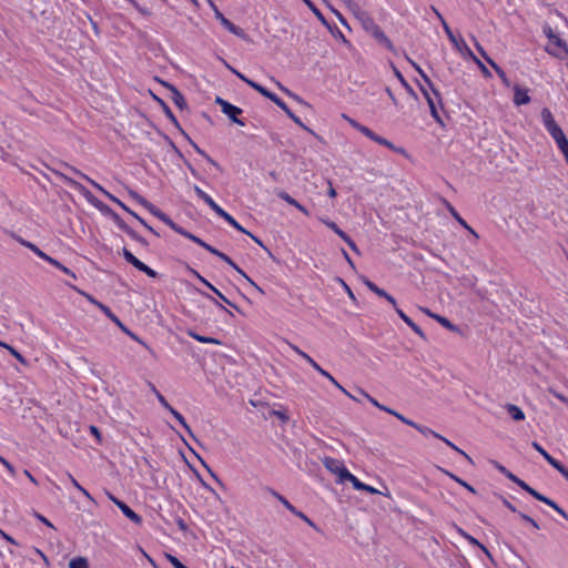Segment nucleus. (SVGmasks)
<instances>
[{
  "instance_id": "1",
  "label": "nucleus",
  "mask_w": 568,
  "mask_h": 568,
  "mask_svg": "<svg viewBox=\"0 0 568 568\" xmlns=\"http://www.w3.org/2000/svg\"><path fill=\"white\" fill-rule=\"evenodd\" d=\"M206 1H207L209 6L212 8L215 18L220 21V23L227 31H230L231 33H233L234 36H236V37H239V38H241L243 40H247L248 39L247 34L245 33V31L243 29H241L240 27L235 26L233 22H231L227 18L224 17V14L215 6L213 0H206Z\"/></svg>"
},
{
  "instance_id": "2",
  "label": "nucleus",
  "mask_w": 568,
  "mask_h": 568,
  "mask_svg": "<svg viewBox=\"0 0 568 568\" xmlns=\"http://www.w3.org/2000/svg\"><path fill=\"white\" fill-rule=\"evenodd\" d=\"M323 465L325 466V468L337 475L338 478H339V483H344V481H347L348 478H351V473L348 471V469L344 466V463L339 459H336V458H333V457H325L323 459Z\"/></svg>"
},
{
  "instance_id": "3",
  "label": "nucleus",
  "mask_w": 568,
  "mask_h": 568,
  "mask_svg": "<svg viewBox=\"0 0 568 568\" xmlns=\"http://www.w3.org/2000/svg\"><path fill=\"white\" fill-rule=\"evenodd\" d=\"M544 33L546 34V37L548 38V40L554 43L556 47H558L560 49L559 52H552V51H549V53L556 55L557 58L559 59H566L568 58V45L567 43L560 39L555 32L554 30L549 27V26H546L544 28Z\"/></svg>"
},
{
  "instance_id": "4",
  "label": "nucleus",
  "mask_w": 568,
  "mask_h": 568,
  "mask_svg": "<svg viewBox=\"0 0 568 568\" xmlns=\"http://www.w3.org/2000/svg\"><path fill=\"white\" fill-rule=\"evenodd\" d=\"M102 312L114 323L116 324L122 332L129 335L132 339L139 342L146 346L134 333H132L121 321L120 318L111 311L110 307H102Z\"/></svg>"
},
{
  "instance_id": "5",
  "label": "nucleus",
  "mask_w": 568,
  "mask_h": 568,
  "mask_svg": "<svg viewBox=\"0 0 568 568\" xmlns=\"http://www.w3.org/2000/svg\"><path fill=\"white\" fill-rule=\"evenodd\" d=\"M363 283L366 285V287L375 293L377 296L385 298L387 302H389L394 307H396V301L395 298L389 295L385 290L378 287L374 282L369 281L368 278L364 277Z\"/></svg>"
},
{
  "instance_id": "6",
  "label": "nucleus",
  "mask_w": 568,
  "mask_h": 568,
  "mask_svg": "<svg viewBox=\"0 0 568 568\" xmlns=\"http://www.w3.org/2000/svg\"><path fill=\"white\" fill-rule=\"evenodd\" d=\"M161 83L168 88L171 92V99L173 103L180 109L183 110L186 108V101L183 97V94L171 83L161 81Z\"/></svg>"
},
{
  "instance_id": "7",
  "label": "nucleus",
  "mask_w": 568,
  "mask_h": 568,
  "mask_svg": "<svg viewBox=\"0 0 568 568\" xmlns=\"http://www.w3.org/2000/svg\"><path fill=\"white\" fill-rule=\"evenodd\" d=\"M406 59L413 65V68L418 72L419 77H422L424 83L433 92L434 97L440 101V94L437 91V89H435L429 77L424 72V70L416 62H414L412 59H409V57L406 55Z\"/></svg>"
},
{
  "instance_id": "8",
  "label": "nucleus",
  "mask_w": 568,
  "mask_h": 568,
  "mask_svg": "<svg viewBox=\"0 0 568 568\" xmlns=\"http://www.w3.org/2000/svg\"><path fill=\"white\" fill-rule=\"evenodd\" d=\"M93 186L100 191L104 196H106L110 201L116 203L119 206H121L124 211L128 212V214H131L134 219L138 220L140 217L135 212L130 210L123 202H121L118 197L109 193L106 190H104L100 184L93 183Z\"/></svg>"
},
{
  "instance_id": "9",
  "label": "nucleus",
  "mask_w": 568,
  "mask_h": 568,
  "mask_svg": "<svg viewBox=\"0 0 568 568\" xmlns=\"http://www.w3.org/2000/svg\"><path fill=\"white\" fill-rule=\"evenodd\" d=\"M194 275L206 286L209 287L213 293H215L220 300H222L224 303L240 312V308L229 301L214 285H212L209 281H206L203 276H201L196 271H193Z\"/></svg>"
},
{
  "instance_id": "10",
  "label": "nucleus",
  "mask_w": 568,
  "mask_h": 568,
  "mask_svg": "<svg viewBox=\"0 0 568 568\" xmlns=\"http://www.w3.org/2000/svg\"><path fill=\"white\" fill-rule=\"evenodd\" d=\"M116 506L123 513V515L129 518L135 525L142 524V517L138 515L134 510H132L125 503L116 501Z\"/></svg>"
},
{
  "instance_id": "11",
  "label": "nucleus",
  "mask_w": 568,
  "mask_h": 568,
  "mask_svg": "<svg viewBox=\"0 0 568 568\" xmlns=\"http://www.w3.org/2000/svg\"><path fill=\"white\" fill-rule=\"evenodd\" d=\"M530 102L528 90L520 88L518 84L514 87V103L516 105H523Z\"/></svg>"
},
{
  "instance_id": "12",
  "label": "nucleus",
  "mask_w": 568,
  "mask_h": 568,
  "mask_svg": "<svg viewBox=\"0 0 568 568\" xmlns=\"http://www.w3.org/2000/svg\"><path fill=\"white\" fill-rule=\"evenodd\" d=\"M371 34L375 38V40L381 43L382 45H384L385 48H387L389 51H395L394 49V45L392 43V41L388 39V37L383 32V30L377 27L376 29H374Z\"/></svg>"
},
{
  "instance_id": "13",
  "label": "nucleus",
  "mask_w": 568,
  "mask_h": 568,
  "mask_svg": "<svg viewBox=\"0 0 568 568\" xmlns=\"http://www.w3.org/2000/svg\"><path fill=\"white\" fill-rule=\"evenodd\" d=\"M104 211L111 216V219L118 225V227L125 232L126 234H129L133 230L120 217L118 213H115L109 206L104 205Z\"/></svg>"
},
{
  "instance_id": "14",
  "label": "nucleus",
  "mask_w": 568,
  "mask_h": 568,
  "mask_svg": "<svg viewBox=\"0 0 568 568\" xmlns=\"http://www.w3.org/2000/svg\"><path fill=\"white\" fill-rule=\"evenodd\" d=\"M277 196L280 199H282L283 201H285L286 203H288L290 205H293L294 207H296L298 211H301L303 214L305 215H310V212L307 211V209L305 206H303L301 203H298L295 199H293L288 193H286L285 191H278L277 192Z\"/></svg>"
},
{
  "instance_id": "15",
  "label": "nucleus",
  "mask_w": 568,
  "mask_h": 568,
  "mask_svg": "<svg viewBox=\"0 0 568 568\" xmlns=\"http://www.w3.org/2000/svg\"><path fill=\"white\" fill-rule=\"evenodd\" d=\"M396 313L398 314V316L417 334L419 335L422 338H426L424 332L422 331V328L415 324L410 317H408L400 308H398L397 306L394 307Z\"/></svg>"
},
{
  "instance_id": "16",
  "label": "nucleus",
  "mask_w": 568,
  "mask_h": 568,
  "mask_svg": "<svg viewBox=\"0 0 568 568\" xmlns=\"http://www.w3.org/2000/svg\"><path fill=\"white\" fill-rule=\"evenodd\" d=\"M349 483H352L354 489L356 490H365L369 494H382L379 490H377L376 488L369 486V485H366L364 483H362L356 476H354L353 474L351 475V478H348Z\"/></svg>"
},
{
  "instance_id": "17",
  "label": "nucleus",
  "mask_w": 568,
  "mask_h": 568,
  "mask_svg": "<svg viewBox=\"0 0 568 568\" xmlns=\"http://www.w3.org/2000/svg\"><path fill=\"white\" fill-rule=\"evenodd\" d=\"M152 98L161 105L164 114L170 119V121L179 129L181 130V126L179 124V121L176 120L175 115L173 114L170 106L159 97L152 93Z\"/></svg>"
},
{
  "instance_id": "18",
  "label": "nucleus",
  "mask_w": 568,
  "mask_h": 568,
  "mask_svg": "<svg viewBox=\"0 0 568 568\" xmlns=\"http://www.w3.org/2000/svg\"><path fill=\"white\" fill-rule=\"evenodd\" d=\"M180 131H181V132H182V134L187 139V141L190 142V144L194 148V150H195L199 154H201L203 158H205V159H206V161H207L209 163H211L212 165H214V166H215V168H217L219 170L221 169V168H220V165H219V163H217L215 160H213V159H212L207 153H205V151H203L201 148H199V145H197L195 142H193V141L191 140V138H190V136H189V135H187V134H186L182 129H181Z\"/></svg>"
},
{
  "instance_id": "19",
  "label": "nucleus",
  "mask_w": 568,
  "mask_h": 568,
  "mask_svg": "<svg viewBox=\"0 0 568 568\" xmlns=\"http://www.w3.org/2000/svg\"><path fill=\"white\" fill-rule=\"evenodd\" d=\"M180 131H181V132H182V134L187 139V141L190 142V144L194 148V150H195L199 154H201L203 158H205V159H206V161H207L209 163H211L212 165H214V166H215V168H217L219 170L221 169V168H220V165H219V163H217L215 160H213V159H212L207 153H205V151H203L201 148H199V145H197L195 142H193V141L191 140V138H190V136H189V135H187V134H186L182 129H181Z\"/></svg>"
},
{
  "instance_id": "20",
  "label": "nucleus",
  "mask_w": 568,
  "mask_h": 568,
  "mask_svg": "<svg viewBox=\"0 0 568 568\" xmlns=\"http://www.w3.org/2000/svg\"><path fill=\"white\" fill-rule=\"evenodd\" d=\"M356 19L361 22L363 28L369 33L378 27L365 11L361 13V16H358Z\"/></svg>"
},
{
  "instance_id": "21",
  "label": "nucleus",
  "mask_w": 568,
  "mask_h": 568,
  "mask_svg": "<svg viewBox=\"0 0 568 568\" xmlns=\"http://www.w3.org/2000/svg\"><path fill=\"white\" fill-rule=\"evenodd\" d=\"M449 213L468 232H470L476 239H478V234L468 225V223L458 214V212L450 205H447Z\"/></svg>"
},
{
  "instance_id": "22",
  "label": "nucleus",
  "mask_w": 568,
  "mask_h": 568,
  "mask_svg": "<svg viewBox=\"0 0 568 568\" xmlns=\"http://www.w3.org/2000/svg\"><path fill=\"white\" fill-rule=\"evenodd\" d=\"M505 408L514 420L519 422L525 419V413L517 405L506 404Z\"/></svg>"
},
{
  "instance_id": "23",
  "label": "nucleus",
  "mask_w": 568,
  "mask_h": 568,
  "mask_svg": "<svg viewBox=\"0 0 568 568\" xmlns=\"http://www.w3.org/2000/svg\"><path fill=\"white\" fill-rule=\"evenodd\" d=\"M187 335L191 336L192 338H194L195 341L200 342V343L222 345V342L220 339L214 338V337H210V336L200 335V334H197L194 331H189Z\"/></svg>"
},
{
  "instance_id": "24",
  "label": "nucleus",
  "mask_w": 568,
  "mask_h": 568,
  "mask_svg": "<svg viewBox=\"0 0 568 568\" xmlns=\"http://www.w3.org/2000/svg\"><path fill=\"white\" fill-rule=\"evenodd\" d=\"M242 112L243 110L241 108L232 105V108L224 112V114L227 115L232 122L243 126L245 123L237 118V115L242 114Z\"/></svg>"
},
{
  "instance_id": "25",
  "label": "nucleus",
  "mask_w": 568,
  "mask_h": 568,
  "mask_svg": "<svg viewBox=\"0 0 568 568\" xmlns=\"http://www.w3.org/2000/svg\"><path fill=\"white\" fill-rule=\"evenodd\" d=\"M250 87L261 93L263 97L270 99L272 102H275V100L278 98L275 93L268 91L266 88L256 82H250Z\"/></svg>"
},
{
  "instance_id": "26",
  "label": "nucleus",
  "mask_w": 568,
  "mask_h": 568,
  "mask_svg": "<svg viewBox=\"0 0 568 568\" xmlns=\"http://www.w3.org/2000/svg\"><path fill=\"white\" fill-rule=\"evenodd\" d=\"M430 317L436 320L440 325H443L447 329L452 332H459V328L455 324H453L447 317H444L438 314H430Z\"/></svg>"
},
{
  "instance_id": "27",
  "label": "nucleus",
  "mask_w": 568,
  "mask_h": 568,
  "mask_svg": "<svg viewBox=\"0 0 568 568\" xmlns=\"http://www.w3.org/2000/svg\"><path fill=\"white\" fill-rule=\"evenodd\" d=\"M322 223H324L327 227H329L335 234H337L343 241L348 236L343 230L338 227V225L328 219H320Z\"/></svg>"
},
{
  "instance_id": "28",
  "label": "nucleus",
  "mask_w": 568,
  "mask_h": 568,
  "mask_svg": "<svg viewBox=\"0 0 568 568\" xmlns=\"http://www.w3.org/2000/svg\"><path fill=\"white\" fill-rule=\"evenodd\" d=\"M193 190L199 196V199L204 201L210 207H213L216 204L214 200L207 193H205L200 186L194 185Z\"/></svg>"
},
{
  "instance_id": "29",
  "label": "nucleus",
  "mask_w": 568,
  "mask_h": 568,
  "mask_svg": "<svg viewBox=\"0 0 568 568\" xmlns=\"http://www.w3.org/2000/svg\"><path fill=\"white\" fill-rule=\"evenodd\" d=\"M547 131L554 138L556 143L566 139L565 133L562 132L561 128L558 124L548 128Z\"/></svg>"
},
{
  "instance_id": "30",
  "label": "nucleus",
  "mask_w": 568,
  "mask_h": 568,
  "mask_svg": "<svg viewBox=\"0 0 568 568\" xmlns=\"http://www.w3.org/2000/svg\"><path fill=\"white\" fill-rule=\"evenodd\" d=\"M270 494L275 497L287 510L291 513L294 511L295 507L281 494H278L276 490L268 488Z\"/></svg>"
},
{
  "instance_id": "31",
  "label": "nucleus",
  "mask_w": 568,
  "mask_h": 568,
  "mask_svg": "<svg viewBox=\"0 0 568 568\" xmlns=\"http://www.w3.org/2000/svg\"><path fill=\"white\" fill-rule=\"evenodd\" d=\"M495 466L496 468L501 473L504 474L508 479H510L511 481H514L515 484H517L519 487H520V483H524V480H521L520 478H518L517 476H515L513 473H510L506 467H504L503 465L498 464V463H495Z\"/></svg>"
},
{
  "instance_id": "32",
  "label": "nucleus",
  "mask_w": 568,
  "mask_h": 568,
  "mask_svg": "<svg viewBox=\"0 0 568 568\" xmlns=\"http://www.w3.org/2000/svg\"><path fill=\"white\" fill-rule=\"evenodd\" d=\"M44 261H47L51 265L55 266L57 268L61 270L63 273L71 275L73 278H75V274L71 270H69L67 266L62 265L58 260L48 255L44 258Z\"/></svg>"
},
{
  "instance_id": "33",
  "label": "nucleus",
  "mask_w": 568,
  "mask_h": 568,
  "mask_svg": "<svg viewBox=\"0 0 568 568\" xmlns=\"http://www.w3.org/2000/svg\"><path fill=\"white\" fill-rule=\"evenodd\" d=\"M541 119H542V122H544V125L546 126V129L557 124L550 110L547 108H544L541 110Z\"/></svg>"
},
{
  "instance_id": "34",
  "label": "nucleus",
  "mask_w": 568,
  "mask_h": 568,
  "mask_svg": "<svg viewBox=\"0 0 568 568\" xmlns=\"http://www.w3.org/2000/svg\"><path fill=\"white\" fill-rule=\"evenodd\" d=\"M393 70H394V73L396 75V78L399 80V82L402 83V85L406 89V91L412 95L414 97L415 99L417 98L414 89L409 85V83L405 80V78L403 77V74L395 68L393 67Z\"/></svg>"
},
{
  "instance_id": "35",
  "label": "nucleus",
  "mask_w": 568,
  "mask_h": 568,
  "mask_svg": "<svg viewBox=\"0 0 568 568\" xmlns=\"http://www.w3.org/2000/svg\"><path fill=\"white\" fill-rule=\"evenodd\" d=\"M19 242L30 248L34 254H37L40 258L44 260L48 254H45L43 251H41L37 245H34L33 243L29 242V241H26L23 239H20Z\"/></svg>"
},
{
  "instance_id": "36",
  "label": "nucleus",
  "mask_w": 568,
  "mask_h": 568,
  "mask_svg": "<svg viewBox=\"0 0 568 568\" xmlns=\"http://www.w3.org/2000/svg\"><path fill=\"white\" fill-rule=\"evenodd\" d=\"M322 376L326 377L333 385H335L342 393L348 395V392L325 369L320 366V369H316Z\"/></svg>"
},
{
  "instance_id": "37",
  "label": "nucleus",
  "mask_w": 568,
  "mask_h": 568,
  "mask_svg": "<svg viewBox=\"0 0 568 568\" xmlns=\"http://www.w3.org/2000/svg\"><path fill=\"white\" fill-rule=\"evenodd\" d=\"M443 471L449 477L452 478L453 480H455L456 483H458L460 486L465 487L467 490H469L470 493L473 494H476V489L469 485L468 483H466L465 480H463L462 478L457 477L455 474L448 471V470H444Z\"/></svg>"
},
{
  "instance_id": "38",
  "label": "nucleus",
  "mask_w": 568,
  "mask_h": 568,
  "mask_svg": "<svg viewBox=\"0 0 568 568\" xmlns=\"http://www.w3.org/2000/svg\"><path fill=\"white\" fill-rule=\"evenodd\" d=\"M427 103H428V106H429V110H430V114L434 118V120L439 123V124H444L443 123V120L437 111V108H436V104H435V99L432 97V98H428L427 100Z\"/></svg>"
},
{
  "instance_id": "39",
  "label": "nucleus",
  "mask_w": 568,
  "mask_h": 568,
  "mask_svg": "<svg viewBox=\"0 0 568 568\" xmlns=\"http://www.w3.org/2000/svg\"><path fill=\"white\" fill-rule=\"evenodd\" d=\"M304 3L312 10V12L317 17V19L325 26L328 27L326 19L323 13L317 9V7L311 0H303Z\"/></svg>"
},
{
  "instance_id": "40",
  "label": "nucleus",
  "mask_w": 568,
  "mask_h": 568,
  "mask_svg": "<svg viewBox=\"0 0 568 568\" xmlns=\"http://www.w3.org/2000/svg\"><path fill=\"white\" fill-rule=\"evenodd\" d=\"M465 45V49L467 51V53L469 54V57H471V59L477 63V65L479 67L480 71L483 72V74L485 77H490V72L489 70L486 68V65L475 57V54L471 52V50L464 43Z\"/></svg>"
},
{
  "instance_id": "41",
  "label": "nucleus",
  "mask_w": 568,
  "mask_h": 568,
  "mask_svg": "<svg viewBox=\"0 0 568 568\" xmlns=\"http://www.w3.org/2000/svg\"><path fill=\"white\" fill-rule=\"evenodd\" d=\"M148 211L153 214L154 216H156L159 220H161L162 222H166L170 216L168 214H165L164 212H162L160 209H158L154 204H151L148 206Z\"/></svg>"
},
{
  "instance_id": "42",
  "label": "nucleus",
  "mask_w": 568,
  "mask_h": 568,
  "mask_svg": "<svg viewBox=\"0 0 568 568\" xmlns=\"http://www.w3.org/2000/svg\"><path fill=\"white\" fill-rule=\"evenodd\" d=\"M69 568H89V564L84 557H75L70 560Z\"/></svg>"
},
{
  "instance_id": "43",
  "label": "nucleus",
  "mask_w": 568,
  "mask_h": 568,
  "mask_svg": "<svg viewBox=\"0 0 568 568\" xmlns=\"http://www.w3.org/2000/svg\"><path fill=\"white\" fill-rule=\"evenodd\" d=\"M347 9L357 18L364 11L359 8V6L354 0H343Z\"/></svg>"
},
{
  "instance_id": "44",
  "label": "nucleus",
  "mask_w": 568,
  "mask_h": 568,
  "mask_svg": "<svg viewBox=\"0 0 568 568\" xmlns=\"http://www.w3.org/2000/svg\"><path fill=\"white\" fill-rule=\"evenodd\" d=\"M223 220H225L230 225H232L234 229H236L241 233L250 234V232L247 230H245L241 224H239L237 221L229 213L225 214Z\"/></svg>"
},
{
  "instance_id": "45",
  "label": "nucleus",
  "mask_w": 568,
  "mask_h": 568,
  "mask_svg": "<svg viewBox=\"0 0 568 568\" xmlns=\"http://www.w3.org/2000/svg\"><path fill=\"white\" fill-rule=\"evenodd\" d=\"M443 28H444V31L445 33L447 34L449 41L457 48L460 50L459 48V43L455 37V34L453 33L452 29L449 28V26L447 24L446 20H443Z\"/></svg>"
},
{
  "instance_id": "46",
  "label": "nucleus",
  "mask_w": 568,
  "mask_h": 568,
  "mask_svg": "<svg viewBox=\"0 0 568 568\" xmlns=\"http://www.w3.org/2000/svg\"><path fill=\"white\" fill-rule=\"evenodd\" d=\"M555 469H557L562 476L568 470L559 460L555 459L552 456H547L546 459Z\"/></svg>"
},
{
  "instance_id": "47",
  "label": "nucleus",
  "mask_w": 568,
  "mask_h": 568,
  "mask_svg": "<svg viewBox=\"0 0 568 568\" xmlns=\"http://www.w3.org/2000/svg\"><path fill=\"white\" fill-rule=\"evenodd\" d=\"M129 195L135 200L138 203H140L141 205H143L146 210H148V206L151 205L152 203L149 202L145 197H143L142 195H140L138 192L133 191V190H129Z\"/></svg>"
},
{
  "instance_id": "48",
  "label": "nucleus",
  "mask_w": 568,
  "mask_h": 568,
  "mask_svg": "<svg viewBox=\"0 0 568 568\" xmlns=\"http://www.w3.org/2000/svg\"><path fill=\"white\" fill-rule=\"evenodd\" d=\"M173 416H174V418H175V419H176V420L182 425V427L186 430V433H187L192 438H194V439H195L194 434H193L192 429L190 428V426L187 425V423H186L185 418H184V417H183L179 412L174 413V415H173Z\"/></svg>"
},
{
  "instance_id": "49",
  "label": "nucleus",
  "mask_w": 568,
  "mask_h": 568,
  "mask_svg": "<svg viewBox=\"0 0 568 568\" xmlns=\"http://www.w3.org/2000/svg\"><path fill=\"white\" fill-rule=\"evenodd\" d=\"M230 266H232L236 272H239L242 276H244L257 291H260L261 293H264L263 290L256 285L245 273L243 270H241L236 263L233 262V260H231V263H227Z\"/></svg>"
},
{
  "instance_id": "50",
  "label": "nucleus",
  "mask_w": 568,
  "mask_h": 568,
  "mask_svg": "<svg viewBox=\"0 0 568 568\" xmlns=\"http://www.w3.org/2000/svg\"><path fill=\"white\" fill-rule=\"evenodd\" d=\"M230 266H232L236 272H239L242 276H244L257 291H260L261 293H264L263 290L256 285L245 273L243 270H241L236 263L233 262V260H231V263H227Z\"/></svg>"
},
{
  "instance_id": "51",
  "label": "nucleus",
  "mask_w": 568,
  "mask_h": 568,
  "mask_svg": "<svg viewBox=\"0 0 568 568\" xmlns=\"http://www.w3.org/2000/svg\"><path fill=\"white\" fill-rule=\"evenodd\" d=\"M438 439L443 440L447 446H449L450 448H453L454 450L458 452L460 455H463L467 460H469L470 463H473L471 458L464 452L460 448H458L457 446H455L449 439L445 438L444 436L440 435V437H438Z\"/></svg>"
},
{
  "instance_id": "52",
  "label": "nucleus",
  "mask_w": 568,
  "mask_h": 568,
  "mask_svg": "<svg viewBox=\"0 0 568 568\" xmlns=\"http://www.w3.org/2000/svg\"><path fill=\"white\" fill-rule=\"evenodd\" d=\"M201 294L207 300H210L213 304H215L220 310L226 312L230 316H233V313L230 312L224 305H222L215 297L204 292H201Z\"/></svg>"
},
{
  "instance_id": "53",
  "label": "nucleus",
  "mask_w": 568,
  "mask_h": 568,
  "mask_svg": "<svg viewBox=\"0 0 568 568\" xmlns=\"http://www.w3.org/2000/svg\"><path fill=\"white\" fill-rule=\"evenodd\" d=\"M274 103L278 108H281L287 114V116L290 119L293 120L295 118V114L291 111V109L286 105V103L282 99L277 98Z\"/></svg>"
},
{
  "instance_id": "54",
  "label": "nucleus",
  "mask_w": 568,
  "mask_h": 568,
  "mask_svg": "<svg viewBox=\"0 0 568 568\" xmlns=\"http://www.w3.org/2000/svg\"><path fill=\"white\" fill-rule=\"evenodd\" d=\"M414 428L417 429L423 435H433L436 438L440 437V435L438 433L434 432L433 429H430V428H428L426 426H422L419 424H416V425H414Z\"/></svg>"
},
{
  "instance_id": "55",
  "label": "nucleus",
  "mask_w": 568,
  "mask_h": 568,
  "mask_svg": "<svg viewBox=\"0 0 568 568\" xmlns=\"http://www.w3.org/2000/svg\"><path fill=\"white\" fill-rule=\"evenodd\" d=\"M182 236H184V237H186V239L191 240L192 242L196 243L197 245H200V246H202V247L205 245V242H204L203 240H201V239H200V237H197L196 235H194V234L190 233V232H189V231H186L185 229H184V231L182 232Z\"/></svg>"
},
{
  "instance_id": "56",
  "label": "nucleus",
  "mask_w": 568,
  "mask_h": 568,
  "mask_svg": "<svg viewBox=\"0 0 568 568\" xmlns=\"http://www.w3.org/2000/svg\"><path fill=\"white\" fill-rule=\"evenodd\" d=\"M69 478H70V480H71L72 485H73L78 490H80V491H81V493H82L87 498L92 499V497H91L90 493H89L85 488H83V487L78 483V480H77L72 475H70V474H69Z\"/></svg>"
},
{
  "instance_id": "57",
  "label": "nucleus",
  "mask_w": 568,
  "mask_h": 568,
  "mask_svg": "<svg viewBox=\"0 0 568 568\" xmlns=\"http://www.w3.org/2000/svg\"><path fill=\"white\" fill-rule=\"evenodd\" d=\"M64 166L71 171L72 173L79 175L80 178L87 180L89 183H91V185H93V183H97L95 181H93L92 179H90L88 175H85L84 173H82L81 171H79L78 169L73 168V166H70L68 164H64Z\"/></svg>"
},
{
  "instance_id": "58",
  "label": "nucleus",
  "mask_w": 568,
  "mask_h": 568,
  "mask_svg": "<svg viewBox=\"0 0 568 568\" xmlns=\"http://www.w3.org/2000/svg\"><path fill=\"white\" fill-rule=\"evenodd\" d=\"M557 145H558L559 150L562 152L565 160L568 164V139L566 138L565 140L559 141L557 143Z\"/></svg>"
},
{
  "instance_id": "59",
  "label": "nucleus",
  "mask_w": 568,
  "mask_h": 568,
  "mask_svg": "<svg viewBox=\"0 0 568 568\" xmlns=\"http://www.w3.org/2000/svg\"><path fill=\"white\" fill-rule=\"evenodd\" d=\"M128 235L135 242L140 243L142 246L149 245L146 240L144 237H142L141 235H139L134 230H132Z\"/></svg>"
},
{
  "instance_id": "60",
  "label": "nucleus",
  "mask_w": 568,
  "mask_h": 568,
  "mask_svg": "<svg viewBox=\"0 0 568 568\" xmlns=\"http://www.w3.org/2000/svg\"><path fill=\"white\" fill-rule=\"evenodd\" d=\"M215 103L221 106V110H222L223 113L229 111L232 108V105H233L232 103L225 101L224 99H222L220 97H216Z\"/></svg>"
},
{
  "instance_id": "61",
  "label": "nucleus",
  "mask_w": 568,
  "mask_h": 568,
  "mask_svg": "<svg viewBox=\"0 0 568 568\" xmlns=\"http://www.w3.org/2000/svg\"><path fill=\"white\" fill-rule=\"evenodd\" d=\"M166 558L174 568H187L173 555L166 554Z\"/></svg>"
},
{
  "instance_id": "62",
  "label": "nucleus",
  "mask_w": 568,
  "mask_h": 568,
  "mask_svg": "<svg viewBox=\"0 0 568 568\" xmlns=\"http://www.w3.org/2000/svg\"><path fill=\"white\" fill-rule=\"evenodd\" d=\"M292 514H294L298 518L303 519L308 526L316 528L315 524L305 514L297 510L296 508L294 509V511Z\"/></svg>"
},
{
  "instance_id": "63",
  "label": "nucleus",
  "mask_w": 568,
  "mask_h": 568,
  "mask_svg": "<svg viewBox=\"0 0 568 568\" xmlns=\"http://www.w3.org/2000/svg\"><path fill=\"white\" fill-rule=\"evenodd\" d=\"M165 224L169 227H171L174 232L182 235V232L184 231V229L182 226H180L179 224H176L171 217L165 222Z\"/></svg>"
},
{
  "instance_id": "64",
  "label": "nucleus",
  "mask_w": 568,
  "mask_h": 568,
  "mask_svg": "<svg viewBox=\"0 0 568 568\" xmlns=\"http://www.w3.org/2000/svg\"><path fill=\"white\" fill-rule=\"evenodd\" d=\"M122 255L124 260L131 265L135 262L138 257H135L128 248L123 247Z\"/></svg>"
}]
</instances>
